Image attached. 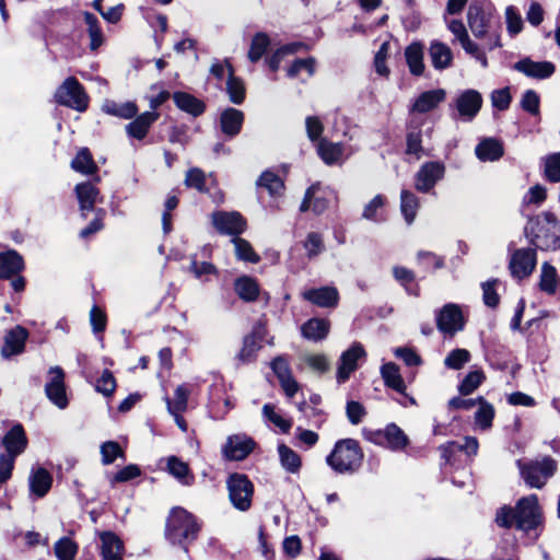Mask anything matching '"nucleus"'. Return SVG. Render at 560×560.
<instances>
[{
    "label": "nucleus",
    "mask_w": 560,
    "mask_h": 560,
    "mask_svg": "<svg viewBox=\"0 0 560 560\" xmlns=\"http://www.w3.org/2000/svg\"><path fill=\"white\" fill-rule=\"evenodd\" d=\"M302 47L303 44L301 43L287 44L273 51V54L266 59V62L272 71H277L281 61L287 56L295 54Z\"/></svg>",
    "instance_id": "nucleus-50"
},
{
    "label": "nucleus",
    "mask_w": 560,
    "mask_h": 560,
    "mask_svg": "<svg viewBox=\"0 0 560 560\" xmlns=\"http://www.w3.org/2000/svg\"><path fill=\"white\" fill-rule=\"evenodd\" d=\"M270 45V39L265 33H257L250 43L248 59L252 62H257L266 52Z\"/></svg>",
    "instance_id": "nucleus-51"
},
{
    "label": "nucleus",
    "mask_w": 560,
    "mask_h": 560,
    "mask_svg": "<svg viewBox=\"0 0 560 560\" xmlns=\"http://www.w3.org/2000/svg\"><path fill=\"white\" fill-rule=\"evenodd\" d=\"M226 487L232 505L238 511H247L252 505L254 493V486L247 476L237 472L230 475Z\"/></svg>",
    "instance_id": "nucleus-8"
},
{
    "label": "nucleus",
    "mask_w": 560,
    "mask_h": 560,
    "mask_svg": "<svg viewBox=\"0 0 560 560\" xmlns=\"http://www.w3.org/2000/svg\"><path fill=\"white\" fill-rule=\"evenodd\" d=\"M211 222L220 234L234 237L246 229V222L238 212L215 211L211 214Z\"/></svg>",
    "instance_id": "nucleus-11"
},
{
    "label": "nucleus",
    "mask_w": 560,
    "mask_h": 560,
    "mask_svg": "<svg viewBox=\"0 0 560 560\" xmlns=\"http://www.w3.org/2000/svg\"><path fill=\"white\" fill-rule=\"evenodd\" d=\"M465 320L457 304L448 303L436 314V326L444 334H455L464 328Z\"/></svg>",
    "instance_id": "nucleus-12"
},
{
    "label": "nucleus",
    "mask_w": 560,
    "mask_h": 560,
    "mask_svg": "<svg viewBox=\"0 0 560 560\" xmlns=\"http://www.w3.org/2000/svg\"><path fill=\"white\" fill-rule=\"evenodd\" d=\"M501 142L493 138L483 139L478 143L475 153L480 161H497L503 155Z\"/></svg>",
    "instance_id": "nucleus-36"
},
{
    "label": "nucleus",
    "mask_w": 560,
    "mask_h": 560,
    "mask_svg": "<svg viewBox=\"0 0 560 560\" xmlns=\"http://www.w3.org/2000/svg\"><path fill=\"white\" fill-rule=\"evenodd\" d=\"M304 248L306 250V255L310 259L318 256L324 252L325 245L323 241L322 234L317 232H311L307 234L306 240L304 242Z\"/></svg>",
    "instance_id": "nucleus-59"
},
{
    "label": "nucleus",
    "mask_w": 560,
    "mask_h": 560,
    "mask_svg": "<svg viewBox=\"0 0 560 560\" xmlns=\"http://www.w3.org/2000/svg\"><path fill=\"white\" fill-rule=\"evenodd\" d=\"M478 409L475 412V424L480 430H488L492 425L494 408L482 397L478 398Z\"/></svg>",
    "instance_id": "nucleus-43"
},
{
    "label": "nucleus",
    "mask_w": 560,
    "mask_h": 560,
    "mask_svg": "<svg viewBox=\"0 0 560 560\" xmlns=\"http://www.w3.org/2000/svg\"><path fill=\"white\" fill-rule=\"evenodd\" d=\"M516 465L525 483L536 489H541L558 468L557 462L550 456L532 460L518 459Z\"/></svg>",
    "instance_id": "nucleus-6"
},
{
    "label": "nucleus",
    "mask_w": 560,
    "mask_h": 560,
    "mask_svg": "<svg viewBox=\"0 0 560 560\" xmlns=\"http://www.w3.org/2000/svg\"><path fill=\"white\" fill-rule=\"evenodd\" d=\"M75 194L82 212L92 211L100 195L98 189L92 183H81L75 186ZM85 215V213H83Z\"/></svg>",
    "instance_id": "nucleus-35"
},
{
    "label": "nucleus",
    "mask_w": 560,
    "mask_h": 560,
    "mask_svg": "<svg viewBox=\"0 0 560 560\" xmlns=\"http://www.w3.org/2000/svg\"><path fill=\"white\" fill-rule=\"evenodd\" d=\"M514 69L529 78L544 80L555 73L556 67L550 61H533L524 58L514 65Z\"/></svg>",
    "instance_id": "nucleus-22"
},
{
    "label": "nucleus",
    "mask_w": 560,
    "mask_h": 560,
    "mask_svg": "<svg viewBox=\"0 0 560 560\" xmlns=\"http://www.w3.org/2000/svg\"><path fill=\"white\" fill-rule=\"evenodd\" d=\"M446 92L443 89H435L422 92L412 103L411 113L425 114L435 109L439 104L445 101Z\"/></svg>",
    "instance_id": "nucleus-23"
},
{
    "label": "nucleus",
    "mask_w": 560,
    "mask_h": 560,
    "mask_svg": "<svg viewBox=\"0 0 560 560\" xmlns=\"http://www.w3.org/2000/svg\"><path fill=\"white\" fill-rule=\"evenodd\" d=\"M486 380V375L481 369L470 371L458 385V392L467 396L475 392Z\"/></svg>",
    "instance_id": "nucleus-47"
},
{
    "label": "nucleus",
    "mask_w": 560,
    "mask_h": 560,
    "mask_svg": "<svg viewBox=\"0 0 560 560\" xmlns=\"http://www.w3.org/2000/svg\"><path fill=\"white\" fill-rule=\"evenodd\" d=\"M56 102L78 112H85L89 106V96L83 85L74 78H67L55 93Z\"/></svg>",
    "instance_id": "nucleus-7"
},
{
    "label": "nucleus",
    "mask_w": 560,
    "mask_h": 560,
    "mask_svg": "<svg viewBox=\"0 0 560 560\" xmlns=\"http://www.w3.org/2000/svg\"><path fill=\"white\" fill-rule=\"evenodd\" d=\"M381 375L387 387L401 394L411 405L416 404L413 397L406 394V384L400 375L399 368L395 363L388 362L383 364L381 368Z\"/></svg>",
    "instance_id": "nucleus-26"
},
{
    "label": "nucleus",
    "mask_w": 560,
    "mask_h": 560,
    "mask_svg": "<svg viewBox=\"0 0 560 560\" xmlns=\"http://www.w3.org/2000/svg\"><path fill=\"white\" fill-rule=\"evenodd\" d=\"M319 188V184H313L307 188L304 199L300 206L301 212H306L312 209L316 214H320L327 209L328 201L324 197L316 196Z\"/></svg>",
    "instance_id": "nucleus-33"
},
{
    "label": "nucleus",
    "mask_w": 560,
    "mask_h": 560,
    "mask_svg": "<svg viewBox=\"0 0 560 560\" xmlns=\"http://www.w3.org/2000/svg\"><path fill=\"white\" fill-rule=\"evenodd\" d=\"M98 537L102 560H124L125 546L115 533L102 532Z\"/></svg>",
    "instance_id": "nucleus-19"
},
{
    "label": "nucleus",
    "mask_w": 560,
    "mask_h": 560,
    "mask_svg": "<svg viewBox=\"0 0 560 560\" xmlns=\"http://www.w3.org/2000/svg\"><path fill=\"white\" fill-rule=\"evenodd\" d=\"M315 60L313 58L296 59L288 69L287 74L289 78H296L303 71L306 72L307 78L314 73Z\"/></svg>",
    "instance_id": "nucleus-61"
},
{
    "label": "nucleus",
    "mask_w": 560,
    "mask_h": 560,
    "mask_svg": "<svg viewBox=\"0 0 560 560\" xmlns=\"http://www.w3.org/2000/svg\"><path fill=\"white\" fill-rule=\"evenodd\" d=\"M265 337V328L262 325H256L252 334L244 337L243 347L236 359L241 363H249L255 360L257 352L261 348V341Z\"/></svg>",
    "instance_id": "nucleus-20"
},
{
    "label": "nucleus",
    "mask_w": 560,
    "mask_h": 560,
    "mask_svg": "<svg viewBox=\"0 0 560 560\" xmlns=\"http://www.w3.org/2000/svg\"><path fill=\"white\" fill-rule=\"evenodd\" d=\"M27 337V330L20 325L10 329L4 336V343L1 348L2 358L9 359L22 353L25 349Z\"/></svg>",
    "instance_id": "nucleus-21"
},
{
    "label": "nucleus",
    "mask_w": 560,
    "mask_h": 560,
    "mask_svg": "<svg viewBox=\"0 0 560 560\" xmlns=\"http://www.w3.org/2000/svg\"><path fill=\"white\" fill-rule=\"evenodd\" d=\"M429 56L432 66L436 70H444L448 68L453 61V52L451 48L440 40H432L430 43Z\"/></svg>",
    "instance_id": "nucleus-29"
},
{
    "label": "nucleus",
    "mask_w": 560,
    "mask_h": 560,
    "mask_svg": "<svg viewBox=\"0 0 560 560\" xmlns=\"http://www.w3.org/2000/svg\"><path fill=\"white\" fill-rule=\"evenodd\" d=\"M189 390L185 385L176 387L174 398L165 397L168 412H184L187 409Z\"/></svg>",
    "instance_id": "nucleus-48"
},
{
    "label": "nucleus",
    "mask_w": 560,
    "mask_h": 560,
    "mask_svg": "<svg viewBox=\"0 0 560 560\" xmlns=\"http://www.w3.org/2000/svg\"><path fill=\"white\" fill-rule=\"evenodd\" d=\"M52 486V476L43 467L33 468L28 477L31 495L36 499L44 498Z\"/></svg>",
    "instance_id": "nucleus-24"
},
{
    "label": "nucleus",
    "mask_w": 560,
    "mask_h": 560,
    "mask_svg": "<svg viewBox=\"0 0 560 560\" xmlns=\"http://www.w3.org/2000/svg\"><path fill=\"white\" fill-rule=\"evenodd\" d=\"M482 102V96L477 90L463 91L454 101L457 118L467 122L471 121L481 109Z\"/></svg>",
    "instance_id": "nucleus-10"
},
{
    "label": "nucleus",
    "mask_w": 560,
    "mask_h": 560,
    "mask_svg": "<svg viewBox=\"0 0 560 560\" xmlns=\"http://www.w3.org/2000/svg\"><path fill=\"white\" fill-rule=\"evenodd\" d=\"M470 361V352L466 349H454L444 359L446 368L452 370H460Z\"/></svg>",
    "instance_id": "nucleus-58"
},
{
    "label": "nucleus",
    "mask_w": 560,
    "mask_h": 560,
    "mask_svg": "<svg viewBox=\"0 0 560 560\" xmlns=\"http://www.w3.org/2000/svg\"><path fill=\"white\" fill-rule=\"evenodd\" d=\"M495 523L503 528L515 527L529 534L535 532V539L538 537L537 529L542 523V513L536 494L520 499L515 508L503 506L498 510Z\"/></svg>",
    "instance_id": "nucleus-1"
},
{
    "label": "nucleus",
    "mask_w": 560,
    "mask_h": 560,
    "mask_svg": "<svg viewBox=\"0 0 560 560\" xmlns=\"http://www.w3.org/2000/svg\"><path fill=\"white\" fill-rule=\"evenodd\" d=\"M244 122V114L240 109L229 107L221 113V131L229 138L237 136Z\"/></svg>",
    "instance_id": "nucleus-28"
},
{
    "label": "nucleus",
    "mask_w": 560,
    "mask_h": 560,
    "mask_svg": "<svg viewBox=\"0 0 560 560\" xmlns=\"http://www.w3.org/2000/svg\"><path fill=\"white\" fill-rule=\"evenodd\" d=\"M405 58L411 74L421 75L423 73V45L420 42H413L406 47Z\"/></svg>",
    "instance_id": "nucleus-34"
},
{
    "label": "nucleus",
    "mask_w": 560,
    "mask_h": 560,
    "mask_svg": "<svg viewBox=\"0 0 560 560\" xmlns=\"http://www.w3.org/2000/svg\"><path fill=\"white\" fill-rule=\"evenodd\" d=\"M278 455L282 468L290 474H298L302 466L301 456L285 444L278 445Z\"/></svg>",
    "instance_id": "nucleus-38"
},
{
    "label": "nucleus",
    "mask_w": 560,
    "mask_h": 560,
    "mask_svg": "<svg viewBox=\"0 0 560 560\" xmlns=\"http://www.w3.org/2000/svg\"><path fill=\"white\" fill-rule=\"evenodd\" d=\"M257 185L266 188L271 196H278L283 189V182L272 172H264L257 180Z\"/></svg>",
    "instance_id": "nucleus-54"
},
{
    "label": "nucleus",
    "mask_w": 560,
    "mask_h": 560,
    "mask_svg": "<svg viewBox=\"0 0 560 560\" xmlns=\"http://www.w3.org/2000/svg\"><path fill=\"white\" fill-rule=\"evenodd\" d=\"M460 45H462L463 49L465 50V52L470 55L472 58H475L481 65L482 68L488 67V59L486 56V50H488V48L486 47L487 40L485 42V44L482 46H479L478 44L472 42L470 39V37H468L465 40H463V43H460Z\"/></svg>",
    "instance_id": "nucleus-53"
},
{
    "label": "nucleus",
    "mask_w": 560,
    "mask_h": 560,
    "mask_svg": "<svg viewBox=\"0 0 560 560\" xmlns=\"http://www.w3.org/2000/svg\"><path fill=\"white\" fill-rule=\"evenodd\" d=\"M264 417L270 421L275 427L279 428L283 433H288L292 427L290 420L284 419L280 413H278L275 409V406L270 404H266L262 407Z\"/></svg>",
    "instance_id": "nucleus-57"
},
{
    "label": "nucleus",
    "mask_w": 560,
    "mask_h": 560,
    "mask_svg": "<svg viewBox=\"0 0 560 560\" xmlns=\"http://www.w3.org/2000/svg\"><path fill=\"white\" fill-rule=\"evenodd\" d=\"M167 471L184 486H190L194 482L188 465L176 456L167 458Z\"/></svg>",
    "instance_id": "nucleus-39"
},
{
    "label": "nucleus",
    "mask_w": 560,
    "mask_h": 560,
    "mask_svg": "<svg viewBox=\"0 0 560 560\" xmlns=\"http://www.w3.org/2000/svg\"><path fill=\"white\" fill-rule=\"evenodd\" d=\"M357 149L346 147L341 142H331L327 139H320L317 143V153L327 165L340 164L349 158Z\"/></svg>",
    "instance_id": "nucleus-15"
},
{
    "label": "nucleus",
    "mask_w": 560,
    "mask_h": 560,
    "mask_svg": "<svg viewBox=\"0 0 560 560\" xmlns=\"http://www.w3.org/2000/svg\"><path fill=\"white\" fill-rule=\"evenodd\" d=\"M173 100L179 109L192 116H199L205 112L203 103L186 92L174 93Z\"/></svg>",
    "instance_id": "nucleus-37"
},
{
    "label": "nucleus",
    "mask_w": 560,
    "mask_h": 560,
    "mask_svg": "<svg viewBox=\"0 0 560 560\" xmlns=\"http://www.w3.org/2000/svg\"><path fill=\"white\" fill-rule=\"evenodd\" d=\"M329 328L330 324L327 319L311 318L301 327V331L304 338L316 342L327 337Z\"/></svg>",
    "instance_id": "nucleus-32"
},
{
    "label": "nucleus",
    "mask_w": 560,
    "mask_h": 560,
    "mask_svg": "<svg viewBox=\"0 0 560 560\" xmlns=\"http://www.w3.org/2000/svg\"><path fill=\"white\" fill-rule=\"evenodd\" d=\"M365 350L361 343L354 342L347 351L342 352L337 371L339 384L349 380L351 373L358 369V361L365 357Z\"/></svg>",
    "instance_id": "nucleus-16"
},
{
    "label": "nucleus",
    "mask_w": 560,
    "mask_h": 560,
    "mask_svg": "<svg viewBox=\"0 0 560 560\" xmlns=\"http://www.w3.org/2000/svg\"><path fill=\"white\" fill-rule=\"evenodd\" d=\"M2 444L7 451L3 454L12 455L14 459L23 453L27 445V439L22 425H14L2 439Z\"/></svg>",
    "instance_id": "nucleus-27"
},
{
    "label": "nucleus",
    "mask_w": 560,
    "mask_h": 560,
    "mask_svg": "<svg viewBox=\"0 0 560 560\" xmlns=\"http://www.w3.org/2000/svg\"><path fill=\"white\" fill-rule=\"evenodd\" d=\"M24 261L15 250L0 253V279H9L21 272Z\"/></svg>",
    "instance_id": "nucleus-30"
},
{
    "label": "nucleus",
    "mask_w": 560,
    "mask_h": 560,
    "mask_svg": "<svg viewBox=\"0 0 560 560\" xmlns=\"http://www.w3.org/2000/svg\"><path fill=\"white\" fill-rule=\"evenodd\" d=\"M525 233L536 248L541 250H556L560 247V222L551 212H541L532 218Z\"/></svg>",
    "instance_id": "nucleus-2"
},
{
    "label": "nucleus",
    "mask_w": 560,
    "mask_h": 560,
    "mask_svg": "<svg viewBox=\"0 0 560 560\" xmlns=\"http://www.w3.org/2000/svg\"><path fill=\"white\" fill-rule=\"evenodd\" d=\"M158 117L159 114L155 112H144L143 114L139 115L135 120L126 126L128 136L138 140H142Z\"/></svg>",
    "instance_id": "nucleus-31"
},
{
    "label": "nucleus",
    "mask_w": 560,
    "mask_h": 560,
    "mask_svg": "<svg viewBox=\"0 0 560 560\" xmlns=\"http://www.w3.org/2000/svg\"><path fill=\"white\" fill-rule=\"evenodd\" d=\"M506 28L511 36H515L523 30V20L515 7L509 5L505 9Z\"/></svg>",
    "instance_id": "nucleus-60"
},
{
    "label": "nucleus",
    "mask_w": 560,
    "mask_h": 560,
    "mask_svg": "<svg viewBox=\"0 0 560 560\" xmlns=\"http://www.w3.org/2000/svg\"><path fill=\"white\" fill-rule=\"evenodd\" d=\"M363 460V452L357 440L343 439L338 441L326 463L332 470L339 474H352L357 471Z\"/></svg>",
    "instance_id": "nucleus-3"
},
{
    "label": "nucleus",
    "mask_w": 560,
    "mask_h": 560,
    "mask_svg": "<svg viewBox=\"0 0 560 560\" xmlns=\"http://www.w3.org/2000/svg\"><path fill=\"white\" fill-rule=\"evenodd\" d=\"M539 104H540L539 95L534 90H527L522 95L521 107L525 112H527L532 115H538L539 114Z\"/></svg>",
    "instance_id": "nucleus-64"
},
{
    "label": "nucleus",
    "mask_w": 560,
    "mask_h": 560,
    "mask_svg": "<svg viewBox=\"0 0 560 560\" xmlns=\"http://www.w3.org/2000/svg\"><path fill=\"white\" fill-rule=\"evenodd\" d=\"M373 442L398 452L408 445L409 439L397 424L390 423L384 430L374 433Z\"/></svg>",
    "instance_id": "nucleus-17"
},
{
    "label": "nucleus",
    "mask_w": 560,
    "mask_h": 560,
    "mask_svg": "<svg viewBox=\"0 0 560 560\" xmlns=\"http://www.w3.org/2000/svg\"><path fill=\"white\" fill-rule=\"evenodd\" d=\"M234 287L237 295L246 302L255 301L258 296V283L250 277L243 276L236 279Z\"/></svg>",
    "instance_id": "nucleus-42"
},
{
    "label": "nucleus",
    "mask_w": 560,
    "mask_h": 560,
    "mask_svg": "<svg viewBox=\"0 0 560 560\" xmlns=\"http://www.w3.org/2000/svg\"><path fill=\"white\" fill-rule=\"evenodd\" d=\"M101 455L103 464L109 465L116 458L124 457V451L117 442L108 441L101 445Z\"/></svg>",
    "instance_id": "nucleus-62"
},
{
    "label": "nucleus",
    "mask_w": 560,
    "mask_h": 560,
    "mask_svg": "<svg viewBox=\"0 0 560 560\" xmlns=\"http://www.w3.org/2000/svg\"><path fill=\"white\" fill-rule=\"evenodd\" d=\"M302 296L319 307H335L339 300L338 291L334 287L310 289L304 291Z\"/></svg>",
    "instance_id": "nucleus-25"
},
{
    "label": "nucleus",
    "mask_w": 560,
    "mask_h": 560,
    "mask_svg": "<svg viewBox=\"0 0 560 560\" xmlns=\"http://www.w3.org/2000/svg\"><path fill=\"white\" fill-rule=\"evenodd\" d=\"M199 528L192 514L183 508H174L167 518L165 534L172 544L183 545L196 539Z\"/></svg>",
    "instance_id": "nucleus-5"
},
{
    "label": "nucleus",
    "mask_w": 560,
    "mask_h": 560,
    "mask_svg": "<svg viewBox=\"0 0 560 560\" xmlns=\"http://www.w3.org/2000/svg\"><path fill=\"white\" fill-rule=\"evenodd\" d=\"M493 14L490 10L471 4L468 8L467 21L472 35L479 39H487L488 51L502 46L500 27L493 26Z\"/></svg>",
    "instance_id": "nucleus-4"
},
{
    "label": "nucleus",
    "mask_w": 560,
    "mask_h": 560,
    "mask_svg": "<svg viewBox=\"0 0 560 560\" xmlns=\"http://www.w3.org/2000/svg\"><path fill=\"white\" fill-rule=\"evenodd\" d=\"M445 165L440 161L423 163L415 175V188L417 191L430 192L444 177Z\"/></svg>",
    "instance_id": "nucleus-9"
},
{
    "label": "nucleus",
    "mask_w": 560,
    "mask_h": 560,
    "mask_svg": "<svg viewBox=\"0 0 560 560\" xmlns=\"http://www.w3.org/2000/svg\"><path fill=\"white\" fill-rule=\"evenodd\" d=\"M406 153L415 155L418 160L423 155L422 131L420 129H412L407 133Z\"/></svg>",
    "instance_id": "nucleus-56"
},
{
    "label": "nucleus",
    "mask_w": 560,
    "mask_h": 560,
    "mask_svg": "<svg viewBox=\"0 0 560 560\" xmlns=\"http://www.w3.org/2000/svg\"><path fill=\"white\" fill-rule=\"evenodd\" d=\"M71 167L82 174L91 175L96 172L97 166L94 163L88 149H81L71 162Z\"/></svg>",
    "instance_id": "nucleus-44"
},
{
    "label": "nucleus",
    "mask_w": 560,
    "mask_h": 560,
    "mask_svg": "<svg viewBox=\"0 0 560 560\" xmlns=\"http://www.w3.org/2000/svg\"><path fill=\"white\" fill-rule=\"evenodd\" d=\"M559 284L560 278L556 268L549 262H544L540 271L539 289L547 294H555Z\"/></svg>",
    "instance_id": "nucleus-41"
},
{
    "label": "nucleus",
    "mask_w": 560,
    "mask_h": 560,
    "mask_svg": "<svg viewBox=\"0 0 560 560\" xmlns=\"http://www.w3.org/2000/svg\"><path fill=\"white\" fill-rule=\"evenodd\" d=\"M232 243L234 244L237 259L252 264H257L260 260L259 255L255 253L248 241L236 236L233 237Z\"/></svg>",
    "instance_id": "nucleus-49"
},
{
    "label": "nucleus",
    "mask_w": 560,
    "mask_h": 560,
    "mask_svg": "<svg viewBox=\"0 0 560 560\" xmlns=\"http://www.w3.org/2000/svg\"><path fill=\"white\" fill-rule=\"evenodd\" d=\"M536 250L533 248L516 249L510 260V270L513 277L524 279L528 277L536 267Z\"/></svg>",
    "instance_id": "nucleus-14"
},
{
    "label": "nucleus",
    "mask_w": 560,
    "mask_h": 560,
    "mask_svg": "<svg viewBox=\"0 0 560 560\" xmlns=\"http://www.w3.org/2000/svg\"><path fill=\"white\" fill-rule=\"evenodd\" d=\"M419 209V198L410 190L402 189L400 192V211L407 224H411Z\"/></svg>",
    "instance_id": "nucleus-40"
},
{
    "label": "nucleus",
    "mask_w": 560,
    "mask_h": 560,
    "mask_svg": "<svg viewBox=\"0 0 560 560\" xmlns=\"http://www.w3.org/2000/svg\"><path fill=\"white\" fill-rule=\"evenodd\" d=\"M45 392L48 399L58 408L65 409L68 406V398L65 387V373L61 368H50L49 381L45 386Z\"/></svg>",
    "instance_id": "nucleus-13"
},
{
    "label": "nucleus",
    "mask_w": 560,
    "mask_h": 560,
    "mask_svg": "<svg viewBox=\"0 0 560 560\" xmlns=\"http://www.w3.org/2000/svg\"><path fill=\"white\" fill-rule=\"evenodd\" d=\"M385 198L382 195H376L363 209L362 218L372 222H382L385 219L382 217L381 210L384 207Z\"/></svg>",
    "instance_id": "nucleus-52"
},
{
    "label": "nucleus",
    "mask_w": 560,
    "mask_h": 560,
    "mask_svg": "<svg viewBox=\"0 0 560 560\" xmlns=\"http://www.w3.org/2000/svg\"><path fill=\"white\" fill-rule=\"evenodd\" d=\"M255 442L246 434H234L228 438L223 454L228 459L242 460L254 450Z\"/></svg>",
    "instance_id": "nucleus-18"
},
{
    "label": "nucleus",
    "mask_w": 560,
    "mask_h": 560,
    "mask_svg": "<svg viewBox=\"0 0 560 560\" xmlns=\"http://www.w3.org/2000/svg\"><path fill=\"white\" fill-rule=\"evenodd\" d=\"M54 549L58 560H74L78 552L77 544L68 537L60 538Z\"/></svg>",
    "instance_id": "nucleus-55"
},
{
    "label": "nucleus",
    "mask_w": 560,
    "mask_h": 560,
    "mask_svg": "<svg viewBox=\"0 0 560 560\" xmlns=\"http://www.w3.org/2000/svg\"><path fill=\"white\" fill-rule=\"evenodd\" d=\"M545 174L548 180L560 182V152L546 158Z\"/></svg>",
    "instance_id": "nucleus-63"
},
{
    "label": "nucleus",
    "mask_w": 560,
    "mask_h": 560,
    "mask_svg": "<svg viewBox=\"0 0 560 560\" xmlns=\"http://www.w3.org/2000/svg\"><path fill=\"white\" fill-rule=\"evenodd\" d=\"M84 22L88 25V33L90 36V48L96 50L103 44V32L100 26L97 18L90 13L84 12Z\"/></svg>",
    "instance_id": "nucleus-46"
},
{
    "label": "nucleus",
    "mask_w": 560,
    "mask_h": 560,
    "mask_svg": "<svg viewBox=\"0 0 560 560\" xmlns=\"http://www.w3.org/2000/svg\"><path fill=\"white\" fill-rule=\"evenodd\" d=\"M226 93L230 101L234 104H242L245 100V86L242 80L234 77L233 69L229 66V78L226 82Z\"/></svg>",
    "instance_id": "nucleus-45"
}]
</instances>
